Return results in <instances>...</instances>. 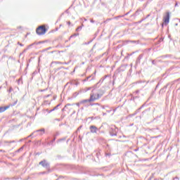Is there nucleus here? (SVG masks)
<instances>
[{
  "label": "nucleus",
  "instance_id": "nucleus-34",
  "mask_svg": "<svg viewBox=\"0 0 180 180\" xmlns=\"http://www.w3.org/2000/svg\"><path fill=\"white\" fill-rule=\"evenodd\" d=\"M39 91H40V92H44V91H47V89H41Z\"/></svg>",
  "mask_w": 180,
  "mask_h": 180
},
{
  "label": "nucleus",
  "instance_id": "nucleus-42",
  "mask_svg": "<svg viewBox=\"0 0 180 180\" xmlns=\"http://www.w3.org/2000/svg\"><path fill=\"white\" fill-rule=\"evenodd\" d=\"M84 22H86L87 20H86V18H84Z\"/></svg>",
  "mask_w": 180,
  "mask_h": 180
},
{
  "label": "nucleus",
  "instance_id": "nucleus-5",
  "mask_svg": "<svg viewBox=\"0 0 180 180\" xmlns=\"http://www.w3.org/2000/svg\"><path fill=\"white\" fill-rule=\"evenodd\" d=\"M164 23L168 25L169 23V12L166 13V15L163 18Z\"/></svg>",
  "mask_w": 180,
  "mask_h": 180
},
{
  "label": "nucleus",
  "instance_id": "nucleus-24",
  "mask_svg": "<svg viewBox=\"0 0 180 180\" xmlns=\"http://www.w3.org/2000/svg\"><path fill=\"white\" fill-rule=\"evenodd\" d=\"M89 78H92V75H90V76L87 77L84 79V81H89Z\"/></svg>",
  "mask_w": 180,
  "mask_h": 180
},
{
  "label": "nucleus",
  "instance_id": "nucleus-48",
  "mask_svg": "<svg viewBox=\"0 0 180 180\" xmlns=\"http://www.w3.org/2000/svg\"><path fill=\"white\" fill-rule=\"evenodd\" d=\"M152 64H154V60L152 61Z\"/></svg>",
  "mask_w": 180,
  "mask_h": 180
},
{
  "label": "nucleus",
  "instance_id": "nucleus-33",
  "mask_svg": "<svg viewBox=\"0 0 180 180\" xmlns=\"http://www.w3.org/2000/svg\"><path fill=\"white\" fill-rule=\"evenodd\" d=\"M56 63V64H64L63 63H62V62H55Z\"/></svg>",
  "mask_w": 180,
  "mask_h": 180
},
{
  "label": "nucleus",
  "instance_id": "nucleus-53",
  "mask_svg": "<svg viewBox=\"0 0 180 180\" xmlns=\"http://www.w3.org/2000/svg\"><path fill=\"white\" fill-rule=\"evenodd\" d=\"M90 42H88L87 44H89Z\"/></svg>",
  "mask_w": 180,
  "mask_h": 180
},
{
  "label": "nucleus",
  "instance_id": "nucleus-31",
  "mask_svg": "<svg viewBox=\"0 0 180 180\" xmlns=\"http://www.w3.org/2000/svg\"><path fill=\"white\" fill-rule=\"evenodd\" d=\"M131 43H139V41H130Z\"/></svg>",
  "mask_w": 180,
  "mask_h": 180
},
{
  "label": "nucleus",
  "instance_id": "nucleus-8",
  "mask_svg": "<svg viewBox=\"0 0 180 180\" xmlns=\"http://www.w3.org/2000/svg\"><path fill=\"white\" fill-rule=\"evenodd\" d=\"M89 129H90V131L91 133H97L98 131V127H96V126L94 125H91L89 127Z\"/></svg>",
  "mask_w": 180,
  "mask_h": 180
},
{
  "label": "nucleus",
  "instance_id": "nucleus-27",
  "mask_svg": "<svg viewBox=\"0 0 180 180\" xmlns=\"http://www.w3.org/2000/svg\"><path fill=\"white\" fill-rule=\"evenodd\" d=\"M80 129H82V126H80L78 127L77 130L76 131V133H78V131H79Z\"/></svg>",
  "mask_w": 180,
  "mask_h": 180
},
{
  "label": "nucleus",
  "instance_id": "nucleus-38",
  "mask_svg": "<svg viewBox=\"0 0 180 180\" xmlns=\"http://www.w3.org/2000/svg\"><path fill=\"white\" fill-rule=\"evenodd\" d=\"M0 153H5V150H0Z\"/></svg>",
  "mask_w": 180,
  "mask_h": 180
},
{
  "label": "nucleus",
  "instance_id": "nucleus-26",
  "mask_svg": "<svg viewBox=\"0 0 180 180\" xmlns=\"http://www.w3.org/2000/svg\"><path fill=\"white\" fill-rule=\"evenodd\" d=\"M110 20H112V19L108 18L106 20L104 21V23H108V22H109Z\"/></svg>",
  "mask_w": 180,
  "mask_h": 180
},
{
  "label": "nucleus",
  "instance_id": "nucleus-19",
  "mask_svg": "<svg viewBox=\"0 0 180 180\" xmlns=\"http://www.w3.org/2000/svg\"><path fill=\"white\" fill-rule=\"evenodd\" d=\"M77 36H79V34H74L70 36V39L72 38V37H77Z\"/></svg>",
  "mask_w": 180,
  "mask_h": 180
},
{
  "label": "nucleus",
  "instance_id": "nucleus-2",
  "mask_svg": "<svg viewBox=\"0 0 180 180\" xmlns=\"http://www.w3.org/2000/svg\"><path fill=\"white\" fill-rule=\"evenodd\" d=\"M37 34H38L39 36H41L43 34H46V32H47V29L45 26L41 25L38 28H37Z\"/></svg>",
  "mask_w": 180,
  "mask_h": 180
},
{
  "label": "nucleus",
  "instance_id": "nucleus-28",
  "mask_svg": "<svg viewBox=\"0 0 180 180\" xmlns=\"http://www.w3.org/2000/svg\"><path fill=\"white\" fill-rule=\"evenodd\" d=\"M168 85L165 86L163 89H160V92H161L162 91V89H167Z\"/></svg>",
  "mask_w": 180,
  "mask_h": 180
},
{
  "label": "nucleus",
  "instance_id": "nucleus-15",
  "mask_svg": "<svg viewBox=\"0 0 180 180\" xmlns=\"http://www.w3.org/2000/svg\"><path fill=\"white\" fill-rule=\"evenodd\" d=\"M144 108V105H142L139 109H137L134 115H137L139 112H140V110L143 109Z\"/></svg>",
  "mask_w": 180,
  "mask_h": 180
},
{
  "label": "nucleus",
  "instance_id": "nucleus-40",
  "mask_svg": "<svg viewBox=\"0 0 180 180\" xmlns=\"http://www.w3.org/2000/svg\"><path fill=\"white\" fill-rule=\"evenodd\" d=\"M68 25H71V22L68 21Z\"/></svg>",
  "mask_w": 180,
  "mask_h": 180
},
{
  "label": "nucleus",
  "instance_id": "nucleus-13",
  "mask_svg": "<svg viewBox=\"0 0 180 180\" xmlns=\"http://www.w3.org/2000/svg\"><path fill=\"white\" fill-rule=\"evenodd\" d=\"M99 86H101V84L99 82H98L97 84H96L92 88H93V91H95V89H96V88H99Z\"/></svg>",
  "mask_w": 180,
  "mask_h": 180
},
{
  "label": "nucleus",
  "instance_id": "nucleus-30",
  "mask_svg": "<svg viewBox=\"0 0 180 180\" xmlns=\"http://www.w3.org/2000/svg\"><path fill=\"white\" fill-rule=\"evenodd\" d=\"M90 22H91V23H95V20H94V19H91Z\"/></svg>",
  "mask_w": 180,
  "mask_h": 180
},
{
  "label": "nucleus",
  "instance_id": "nucleus-36",
  "mask_svg": "<svg viewBox=\"0 0 180 180\" xmlns=\"http://www.w3.org/2000/svg\"><path fill=\"white\" fill-rule=\"evenodd\" d=\"M136 98H137V97H132L131 101H134V99H136Z\"/></svg>",
  "mask_w": 180,
  "mask_h": 180
},
{
  "label": "nucleus",
  "instance_id": "nucleus-6",
  "mask_svg": "<svg viewBox=\"0 0 180 180\" xmlns=\"http://www.w3.org/2000/svg\"><path fill=\"white\" fill-rule=\"evenodd\" d=\"M104 94H105V90L100 89L98 90V93L97 94L96 99H101V97L103 96Z\"/></svg>",
  "mask_w": 180,
  "mask_h": 180
},
{
  "label": "nucleus",
  "instance_id": "nucleus-14",
  "mask_svg": "<svg viewBox=\"0 0 180 180\" xmlns=\"http://www.w3.org/2000/svg\"><path fill=\"white\" fill-rule=\"evenodd\" d=\"M106 78H108V75H105L103 77H102L100 81L98 82L99 84H102V82H103V81H105V79H106Z\"/></svg>",
  "mask_w": 180,
  "mask_h": 180
},
{
  "label": "nucleus",
  "instance_id": "nucleus-52",
  "mask_svg": "<svg viewBox=\"0 0 180 180\" xmlns=\"http://www.w3.org/2000/svg\"><path fill=\"white\" fill-rule=\"evenodd\" d=\"M178 5V4H176V6Z\"/></svg>",
  "mask_w": 180,
  "mask_h": 180
},
{
  "label": "nucleus",
  "instance_id": "nucleus-41",
  "mask_svg": "<svg viewBox=\"0 0 180 180\" xmlns=\"http://www.w3.org/2000/svg\"><path fill=\"white\" fill-rule=\"evenodd\" d=\"M51 49V47H49L46 50H50Z\"/></svg>",
  "mask_w": 180,
  "mask_h": 180
},
{
  "label": "nucleus",
  "instance_id": "nucleus-4",
  "mask_svg": "<svg viewBox=\"0 0 180 180\" xmlns=\"http://www.w3.org/2000/svg\"><path fill=\"white\" fill-rule=\"evenodd\" d=\"M117 131H119V129H117L115 126H113L110 130V134L112 136H117Z\"/></svg>",
  "mask_w": 180,
  "mask_h": 180
},
{
  "label": "nucleus",
  "instance_id": "nucleus-1",
  "mask_svg": "<svg viewBox=\"0 0 180 180\" xmlns=\"http://www.w3.org/2000/svg\"><path fill=\"white\" fill-rule=\"evenodd\" d=\"M44 133H46V129H44V128H42L41 129H37L34 131L28 137H33V136H34L35 137L36 136H43Z\"/></svg>",
  "mask_w": 180,
  "mask_h": 180
},
{
  "label": "nucleus",
  "instance_id": "nucleus-21",
  "mask_svg": "<svg viewBox=\"0 0 180 180\" xmlns=\"http://www.w3.org/2000/svg\"><path fill=\"white\" fill-rule=\"evenodd\" d=\"M82 30V26H79L76 29V32H79V30Z\"/></svg>",
  "mask_w": 180,
  "mask_h": 180
},
{
  "label": "nucleus",
  "instance_id": "nucleus-32",
  "mask_svg": "<svg viewBox=\"0 0 180 180\" xmlns=\"http://www.w3.org/2000/svg\"><path fill=\"white\" fill-rule=\"evenodd\" d=\"M18 44H19V46H20L21 47H23V44H20V42H18Z\"/></svg>",
  "mask_w": 180,
  "mask_h": 180
},
{
  "label": "nucleus",
  "instance_id": "nucleus-18",
  "mask_svg": "<svg viewBox=\"0 0 180 180\" xmlns=\"http://www.w3.org/2000/svg\"><path fill=\"white\" fill-rule=\"evenodd\" d=\"M60 105L61 104H58L54 108L52 109V110H57Z\"/></svg>",
  "mask_w": 180,
  "mask_h": 180
},
{
  "label": "nucleus",
  "instance_id": "nucleus-46",
  "mask_svg": "<svg viewBox=\"0 0 180 180\" xmlns=\"http://www.w3.org/2000/svg\"><path fill=\"white\" fill-rule=\"evenodd\" d=\"M61 118H62V119H64V116H61Z\"/></svg>",
  "mask_w": 180,
  "mask_h": 180
},
{
  "label": "nucleus",
  "instance_id": "nucleus-16",
  "mask_svg": "<svg viewBox=\"0 0 180 180\" xmlns=\"http://www.w3.org/2000/svg\"><path fill=\"white\" fill-rule=\"evenodd\" d=\"M23 148H25V146H22L18 150H17L16 153H20V151H23Z\"/></svg>",
  "mask_w": 180,
  "mask_h": 180
},
{
  "label": "nucleus",
  "instance_id": "nucleus-22",
  "mask_svg": "<svg viewBox=\"0 0 180 180\" xmlns=\"http://www.w3.org/2000/svg\"><path fill=\"white\" fill-rule=\"evenodd\" d=\"M139 12H141V9H138L136 13H135V15H139Z\"/></svg>",
  "mask_w": 180,
  "mask_h": 180
},
{
  "label": "nucleus",
  "instance_id": "nucleus-35",
  "mask_svg": "<svg viewBox=\"0 0 180 180\" xmlns=\"http://www.w3.org/2000/svg\"><path fill=\"white\" fill-rule=\"evenodd\" d=\"M76 105L79 107V105H81V103H77Z\"/></svg>",
  "mask_w": 180,
  "mask_h": 180
},
{
  "label": "nucleus",
  "instance_id": "nucleus-37",
  "mask_svg": "<svg viewBox=\"0 0 180 180\" xmlns=\"http://www.w3.org/2000/svg\"><path fill=\"white\" fill-rule=\"evenodd\" d=\"M56 120H57V122H61L60 119H56Z\"/></svg>",
  "mask_w": 180,
  "mask_h": 180
},
{
  "label": "nucleus",
  "instance_id": "nucleus-54",
  "mask_svg": "<svg viewBox=\"0 0 180 180\" xmlns=\"http://www.w3.org/2000/svg\"><path fill=\"white\" fill-rule=\"evenodd\" d=\"M91 79H94V77H92Z\"/></svg>",
  "mask_w": 180,
  "mask_h": 180
},
{
  "label": "nucleus",
  "instance_id": "nucleus-39",
  "mask_svg": "<svg viewBox=\"0 0 180 180\" xmlns=\"http://www.w3.org/2000/svg\"><path fill=\"white\" fill-rule=\"evenodd\" d=\"M51 112H54V110H51L49 112V113H51Z\"/></svg>",
  "mask_w": 180,
  "mask_h": 180
},
{
  "label": "nucleus",
  "instance_id": "nucleus-43",
  "mask_svg": "<svg viewBox=\"0 0 180 180\" xmlns=\"http://www.w3.org/2000/svg\"><path fill=\"white\" fill-rule=\"evenodd\" d=\"M139 90H137V91H136V94H139Z\"/></svg>",
  "mask_w": 180,
  "mask_h": 180
},
{
  "label": "nucleus",
  "instance_id": "nucleus-51",
  "mask_svg": "<svg viewBox=\"0 0 180 180\" xmlns=\"http://www.w3.org/2000/svg\"><path fill=\"white\" fill-rule=\"evenodd\" d=\"M82 26H84V24H82Z\"/></svg>",
  "mask_w": 180,
  "mask_h": 180
},
{
  "label": "nucleus",
  "instance_id": "nucleus-47",
  "mask_svg": "<svg viewBox=\"0 0 180 180\" xmlns=\"http://www.w3.org/2000/svg\"><path fill=\"white\" fill-rule=\"evenodd\" d=\"M32 46H33V44H31V45H30V47H31Z\"/></svg>",
  "mask_w": 180,
  "mask_h": 180
},
{
  "label": "nucleus",
  "instance_id": "nucleus-25",
  "mask_svg": "<svg viewBox=\"0 0 180 180\" xmlns=\"http://www.w3.org/2000/svg\"><path fill=\"white\" fill-rule=\"evenodd\" d=\"M12 91H13V89H12V87L11 86L9 88V89L8 90V94H11V92H12Z\"/></svg>",
  "mask_w": 180,
  "mask_h": 180
},
{
  "label": "nucleus",
  "instance_id": "nucleus-29",
  "mask_svg": "<svg viewBox=\"0 0 180 180\" xmlns=\"http://www.w3.org/2000/svg\"><path fill=\"white\" fill-rule=\"evenodd\" d=\"M16 103H18V100H16V101L12 104V106H15V105H16Z\"/></svg>",
  "mask_w": 180,
  "mask_h": 180
},
{
  "label": "nucleus",
  "instance_id": "nucleus-12",
  "mask_svg": "<svg viewBox=\"0 0 180 180\" xmlns=\"http://www.w3.org/2000/svg\"><path fill=\"white\" fill-rule=\"evenodd\" d=\"M79 94H82V90H80L79 91H76L73 94V98H77Z\"/></svg>",
  "mask_w": 180,
  "mask_h": 180
},
{
  "label": "nucleus",
  "instance_id": "nucleus-45",
  "mask_svg": "<svg viewBox=\"0 0 180 180\" xmlns=\"http://www.w3.org/2000/svg\"><path fill=\"white\" fill-rule=\"evenodd\" d=\"M68 105V106H70L71 105V104H67Z\"/></svg>",
  "mask_w": 180,
  "mask_h": 180
},
{
  "label": "nucleus",
  "instance_id": "nucleus-9",
  "mask_svg": "<svg viewBox=\"0 0 180 180\" xmlns=\"http://www.w3.org/2000/svg\"><path fill=\"white\" fill-rule=\"evenodd\" d=\"M91 96H93V98L94 99V101H98V99H99V98H98V94H96L95 93H91V94H90V98H91Z\"/></svg>",
  "mask_w": 180,
  "mask_h": 180
},
{
  "label": "nucleus",
  "instance_id": "nucleus-49",
  "mask_svg": "<svg viewBox=\"0 0 180 180\" xmlns=\"http://www.w3.org/2000/svg\"><path fill=\"white\" fill-rule=\"evenodd\" d=\"M125 15H129V12H128V13H127Z\"/></svg>",
  "mask_w": 180,
  "mask_h": 180
},
{
  "label": "nucleus",
  "instance_id": "nucleus-50",
  "mask_svg": "<svg viewBox=\"0 0 180 180\" xmlns=\"http://www.w3.org/2000/svg\"><path fill=\"white\" fill-rule=\"evenodd\" d=\"M148 16H150V15H147V18H148Z\"/></svg>",
  "mask_w": 180,
  "mask_h": 180
},
{
  "label": "nucleus",
  "instance_id": "nucleus-3",
  "mask_svg": "<svg viewBox=\"0 0 180 180\" xmlns=\"http://www.w3.org/2000/svg\"><path fill=\"white\" fill-rule=\"evenodd\" d=\"M39 165H41L43 167V168H46L47 171L50 172V162H49L47 160L44 159L39 162Z\"/></svg>",
  "mask_w": 180,
  "mask_h": 180
},
{
  "label": "nucleus",
  "instance_id": "nucleus-17",
  "mask_svg": "<svg viewBox=\"0 0 180 180\" xmlns=\"http://www.w3.org/2000/svg\"><path fill=\"white\" fill-rule=\"evenodd\" d=\"M90 89H92V87H86L84 90V92H87V91H90Z\"/></svg>",
  "mask_w": 180,
  "mask_h": 180
},
{
  "label": "nucleus",
  "instance_id": "nucleus-10",
  "mask_svg": "<svg viewBox=\"0 0 180 180\" xmlns=\"http://www.w3.org/2000/svg\"><path fill=\"white\" fill-rule=\"evenodd\" d=\"M7 109H9V106L0 107V113L5 112Z\"/></svg>",
  "mask_w": 180,
  "mask_h": 180
},
{
  "label": "nucleus",
  "instance_id": "nucleus-23",
  "mask_svg": "<svg viewBox=\"0 0 180 180\" xmlns=\"http://www.w3.org/2000/svg\"><path fill=\"white\" fill-rule=\"evenodd\" d=\"M54 141H56V137H54L53 139L50 141L49 144L52 145Z\"/></svg>",
  "mask_w": 180,
  "mask_h": 180
},
{
  "label": "nucleus",
  "instance_id": "nucleus-11",
  "mask_svg": "<svg viewBox=\"0 0 180 180\" xmlns=\"http://www.w3.org/2000/svg\"><path fill=\"white\" fill-rule=\"evenodd\" d=\"M143 56H144V54H140L139 56L136 60V64H140V60H141V58H143Z\"/></svg>",
  "mask_w": 180,
  "mask_h": 180
},
{
  "label": "nucleus",
  "instance_id": "nucleus-7",
  "mask_svg": "<svg viewBox=\"0 0 180 180\" xmlns=\"http://www.w3.org/2000/svg\"><path fill=\"white\" fill-rule=\"evenodd\" d=\"M87 102H95V98L91 96L89 99L82 100L80 103H87Z\"/></svg>",
  "mask_w": 180,
  "mask_h": 180
},
{
  "label": "nucleus",
  "instance_id": "nucleus-44",
  "mask_svg": "<svg viewBox=\"0 0 180 180\" xmlns=\"http://www.w3.org/2000/svg\"><path fill=\"white\" fill-rule=\"evenodd\" d=\"M49 96H50V95H47V96H46V98H49Z\"/></svg>",
  "mask_w": 180,
  "mask_h": 180
},
{
  "label": "nucleus",
  "instance_id": "nucleus-20",
  "mask_svg": "<svg viewBox=\"0 0 180 180\" xmlns=\"http://www.w3.org/2000/svg\"><path fill=\"white\" fill-rule=\"evenodd\" d=\"M49 172H50V171L49 172V170L48 172H42L39 173V175H44V174H49Z\"/></svg>",
  "mask_w": 180,
  "mask_h": 180
}]
</instances>
